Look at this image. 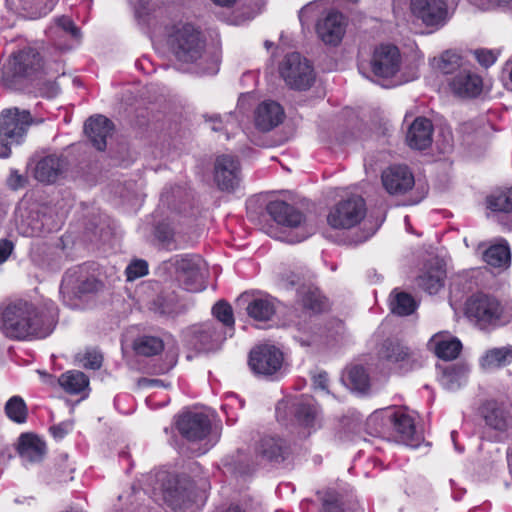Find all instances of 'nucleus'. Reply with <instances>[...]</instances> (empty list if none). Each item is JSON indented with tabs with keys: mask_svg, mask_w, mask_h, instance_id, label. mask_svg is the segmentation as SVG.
<instances>
[{
	"mask_svg": "<svg viewBox=\"0 0 512 512\" xmlns=\"http://www.w3.org/2000/svg\"><path fill=\"white\" fill-rule=\"evenodd\" d=\"M163 500L174 510H185L191 502L190 494L178 487H165L163 489Z\"/></svg>",
	"mask_w": 512,
	"mask_h": 512,
	"instance_id": "43",
	"label": "nucleus"
},
{
	"mask_svg": "<svg viewBox=\"0 0 512 512\" xmlns=\"http://www.w3.org/2000/svg\"><path fill=\"white\" fill-rule=\"evenodd\" d=\"M379 419L390 420V425H392L395 431L400 435L401 441L407 445H414V441L417 439V437L414 419L412 416L403 410L388 408L372 413L369 416V423H373Z\"/></svg>",
	"mask_w": 512,
	"mask_h": 512,
	"instance_id": "12",
	"label": "nucleus"
},
{
	"mask_svg": "<svg viewBox=\"0 0 512 512\" xmlns=\"http://www.w3.org/2000/svg\"><path fill=\"white\" fill-rule=\"evenodd\" d=\"M438 380L441 386L449 391L462 387L468 378L469 368L462 363L438 366Z\"/></svg>",
	"mask_w": 512,
	"mask_h": 512,
	"instance_id": "30",
	"label": "nucleus"
},
{
	"mask_svg": "<svg viewBox=\"0 0 512 512\" xmlns=\"http://www.w3.org/2000/svg\"><path fill=\"white\" fill-rule=\"evenodd\" d=\"M177 428L188 440L197 441L208 435L211 423L208 416L203 413L187 412L179 417Z\"/></svg>",
	"mask_w": 512,
	"mask_h": 512,
	"instance_id": "17",
	"label": "nucleus"
},
{
	"mask_svg": "<svg viewBox=\"0 0 512 512\" xmlns=\"http://www.w3.org/2000/svg\"><path fill=\"white\" fill-rule=\"evenodd\" d=\"M295 416L300 425L314 428L318 422V407L311 397H303L295 404Z\"/></svg>",
	"mask_w": 512,
	"mask_h": 512,
	"instance_id": "37",
	"label": "nucleus"
},
{
	"mask_svg": "<svg viewBox=\"0 0 512 512\" xmlns=\"http://www.w3.org/2000/svg\"><path fill=\"white\" fill-rule=\"evenodd\" d=\"M99 286V282L94 278L85 276L81 268H74L65 273L61 282L60 293L81 297L86 293L96 291Z\"/></svg>",
	"mask_w": 512,
	"mask_h": 512,
	"instance_id": "18",
	"label": "nucleus"
},
{
	"mask_svg": "<svg viewBox=\"0 0 512 512\" xmlns=\"http://www.w3.org/2000/svg\"><path fill=\"white\" fill-rule=\"evenodd\" d=\"M428 345L437 357L444 360L456 358L462 349L460 340L447 332H440L433 335Z\"/></svg>",
	"mask_w": 512,
	"mask_h": 512,
	"instance_id": "31",
	"label": "nucleus"
},
{
	"mask_svg": "<svg viewBox=\"0 0 512 512\" xmlns=\"http://www.w3.org/2000/svg\"><path fill=\"white\" fill-rule=\"evenodd\" d=\"M477 61L484 67H490L495 63L498 52L488 49H479L474 52Z\"/></svg>",
	"mask_w": 512,
	"mask_h": 512,
	"instance_id": "52",
	"label": "nucleus"
},
{
	"mask_svg": "<svg viewBox=\"0 0 512 512\" xmlns=\"http://www.w3.org/2000/svg\"><path fill=\"white\" fill-rule=\"evenodd\" d=\"M246 310L248 315L256 321H267L275 313V304L271 298L259 297L253 299Z\"/></svg>",
	"mask_w": 512,
	"mask_h": 512,
	"instance_id": "41",
	"label": "nucleus"
},
{
	"mask_svg": "<svg viewBox=\"0 0 512 512\" xmlns=\"http://www.w3.org/2000/svg\"><path fill=\"white\" fill-rule=\"evenodd\" d=\"M58 383L65 392L72 395L82 393L87 395L89 389V379L83 372L77 370H70L63 373L59 377Z\"/></svg>",
	"mask_w": 512,
	"mask_h": 512,
	"instance_id": "36",
	"label": "nucleus"
},
{
	"mask_svg": "<svg viewBox=\"0 0 512 512\" xmlns=\"http://www.w3.org/2000/svg\"><path fill=\"white\" fill-rule=\"evenodd\" d=\"M451 148H452V136H451V132L447 131V135L445 136V141H444L443 146L441 147V150L443 152H447Z\"/></svg>",
	"mask_w": 512,
	"mask_h": 512,
	"instance_id": "62",
	"label": "nucleus"
},
{
	"mask_svg": "<svg viewBox=\"0 0 512 512\" xmlns=\"http://www.w3.org/2000/svg\"><path fill=\"white\" fill-rule=\"evenodd\" d=\"M156 236L168 249H172L174 233L167 227L159 226L156 230Z\"/></svg>",
	"mask_w": 512,
	"mask_h": 512,
	"instance_id": "54",
	"label": "nucleus"
},
{
	"mask_svg": "<svg viewBox=\"0 0 512 512\" xmlns=\"http://www.w3.org/2000/svg\"><path fill=\"white\" fill-rule=\"evenodd\" d=\"M134 7L135 17L142 25H150L157 4L153 0H130Z\"/></svg>",
	"mask_w": 512,
	"mask_h": 512,
	"instance_id": "46",
	"label": "nucleus"
},
{
	"mask_svg": "<svg viewBox=\"0 0 512 512\" xmlns=\"http://www.w3.org/2000/svg\"><path fill=\"white\" fill-rule=\"evenodd\" d=\"M446 271L437 259L428 263L417 279V285L430 295L438 293L443 285Z\"/></svg>",
	"mask_w": 512,
	"mask_h": 512,
	"instance_id": "27",
	"label": "nucleus"
},
{
	"mask_svg": "<svg viewBox=\"0 0 512 512\" xmlns=\"http://www.w3.org/2000/svg\"><path fill=\"white\" fill-rule=\"evenodd\" d=\"M174 265L186 290L199 292L205 289V262L199 255L177 256Z\"/></svg>",
	"mask_w": 512,
	"mask_h": 512,
	"instance_id": "10",
	"label": "nucleus"
},
{
	"mask_svg": "<svg viewBox=\"0 0 512 512\" xmlns=\"http://www.w3.org/2000/svg\"><path fill=\"white\" fill-rule=\"evenodd\" d=\"M483 417L487 426L499 432L507 431L512 423V418L507 409L496 402L485 404Z\"/></svg>",
	"mask_w": 512,
	"mask_h": 512,
	"instance_id": "32",
	"label": "nucleus"
},
{
	"mask_svg": "<svg viewBox=\"0 0 512 512\" xmlns=\"http://www.w3.org/2000/svg\"><path fill=\"white\" fill-rule=\"evenodd\" d=\"M512 362V345L487 350L480 358L484 370H494Z\"/></svg>",
	"mask_w": 512,
	"mask_h": 512,
	"instance_id": "38",
	"label": "nucleus"
},
{
	"mask_svg": "<svg viewBox=\"0 0 512 512\" xmlns=\"http://www.w3.org/2000/svg\"><path fill=\"white\" fill-rule=\"evenodd\" d=\"M401 66L402 56L395 45L381 44L373 50L370 69L383 87H394L407 81L399 74Z\"/></svg>",
	"mask_w": 512,
	"mask_h": 512,
	"instance_id": "6",
	"label": "nucleus"
},
{
	"mask_svg": "<svg viewBox=\"0 0 512 512\" xmlns=\"http://www.w3.org/2000/svg\"><path fill=\"white\" fill-rule=\"evenodd\" d=\"M257 453L269 461L279 462L289 454V446L281 438L265 436L257 446Z\"/></svg>",
	"mask_w": 512,
	"mask_h": 512,
	"instance_id": "33",
	"label": "nucleus"
},
{
	"mask_svg": "<svg viewBox=\"0 0 512 512\" xmlns=\"http://www.w3.org/2000/svg\"><path fill=\"white\" fill-rule=\"evenodd\" d=\"M451 91L460 97H475L482 90V80L470 67H463L454 76L447 78Z\"/></svg>",
	"mask_w": 512,
	"mask_h": 512,
	"instance_id": "19",
	"label": "nucleus"
},
{
	"mask_svg": "<svg viewBox=\"0 0 512 512\" xmlns=\"http://www.w3.org/2000/svg\"><path fill=\"white\" fill-rule=\"evenodd\" d=\"M327 375L325 373H321L318 376L314 377V384L316 387L325 390L327 388Z\"/></svg>",
	"mask_w": 512,
	"mask_h": 512,
	"instance_id": "60",
	"label": "nucleus"
},
{
	"mask_svg": "<svg viewBox=\"0 0 512 512\" xmlns=\"http://www.w3.org/2000/svg\"><path fill=\"white\" fill-rule=\"evenodd\" d=\"M484 261L491 267L507 269L511 263V252L508 242L505 239H499L492 244L483 255Z\"/></svg>",
	"mask_w": 512,
	"mask_h": 512,
	"instance_id": "34",
	"label": "nucleus"
},
{
	"mask_svg": "<svg viewBox=\"0 0 512 512\" xmlns=\"http://www.w3.org/2000/svg\"><path fill=\"white\" fill-rule=\"evenodd\" d=\"M267 210L278 224L288 228L299 227L304 222L303 214L284 201L276 200L270 202Z\"/></svg>",
	"mask_w": 512,
	"mask_h": 512,
	"instance_id": "28",
	"label": "nucleus"
},
{
	"mask_svg": "<svg viewBox=\"0 0 512 512\" xmlns=\"http://www.w3.org/2000/svg\"><path fill=\"white\" fill-rule=\"evenodd\" d=\"M365 214L364 199L352 196L340 201L328 214L327 221L333 228L349 229L359 224Z\"/></svg>",
	"mask_w": 512,
	"mask_h": 512,
	"instance_id": "9",
	"label": "nucleus"
},
{
	"mask_svg": "<svg viewBox=\"0 0 512 512\" xmlns=\"http://www.w3.org/2000/svg\"><path fill=\"white\" fill-rule=\"evenodd\" d=\"M13 243L9 240H0V264L4 263L13 251Z\"/></svg>",
	"mask_w": 512,
	"mask_h": 512,
	"instance_id": "58",
	"label": "nucleus"
},
{
	"mask_svg": "<svg viewBox=\"0 0 512 512\" xmlns=\"http://www.w3.org/2000/svg\"><path fill=\"white\" fill-rule=\"evenodd\" d=\"M84 130L93 146L102 151L106 148V141L112 133L113 124L108 118L97 115L87 120Z\"/></svg>",
	"mask_w": 512,
	"mask_h": 512,
	"instance_id": "29",
	"label": "nucleus"
},
{
	"mask_svg": "<svg viewBox=\"0 0 512 512\" xmlns=\"http://www.w3.org/2000/svg\"><path fill=\"white\" fill-rule=\"evenodd\" d=\"M379 356L389 363L396 364L405 362L410 357V352L407 347L403 346L397 340L388 339L382 344L379 350Z\"/></svg>",
	"mask_w": 512,
	"mask_h": 512,
	"instance_id": "40",
	"label": "nucleus"
},
{
	"mask_svg": "<svg viewBox=\"0 0 512 512\" xmlns=\"http://www.w3.org/2000/svg\"><path fill=\"white\" fill-rule=\"evenodd\" d=\"M285 117L283 107L274 100H264L258 104L254 111L255 126L264 132L270 131L280 125Z\"/></svg>",
	"mask_w": 512,
	"mask_h": 512,
	"instance_id": "20",
	"label": "nucleus"
},
{
	"mask_svg": "<svg viewBox=\"0 0 512 512\" xmlns=\"http://www.w3.org/2000/svg\"><path fill=\"white\" fill-rule=\"evenodd\" d=\"M125 273L127 280L133 281L148 273V265L144 260H134L126 267Z\"/></svg>",
	"mask_w": 512,
	"mask_h": 512,
	"instance_id": "49",
	"label": "nucleus"
},
{
	"mask_svg": "<svg viewBox=\"0 0 512 512\" xmlns=\"http://www.w3.org/2000/svg\"><path fill=\"white\" fill-rule=\"evenodd\" d=\"M68 162L61 155H49L41 159L35 168V178L43 183L56 182L67 170Z\"/></svg>",
	"mask_w": 512,
	"mask_h": 512,
	"instance_id": "24",
	"label": "nucleus"
},
{
	"mask_svg": "<svg viewBox=\"0 0 512 512\" xmlns=\"http://www.w3.org/2000/svg\"><path fill=\"white\" fill-rule=\"evenodd\" d=\"M234 120L235 118L232 114L226 115L224 118L217 115L212 116L210 117V128L216 132L224 129L228 133V126H233Z\"/></svg>",
	"mask_w": 512,
	"mask_h": 512,
	"instance_id": "51",
	"label": "nucleus"
},
{
	"mask_svg": "<svg viewBox=\"0 0 512 512\" xmlns=\"http://www.w3.org/2000/svg\"><path fill=\"white\" fill-rule=\"evenodd\" d=\"M25 180L22 175H20L17 171H11L10 176L7 180L9 187L12 189H18L23 186Z\"/></svg>",
	"mask_w": 512,
	"mask_h": 512,
	"instance_id": "59",
	"label": "nucleus"
},
{
	"mask_svg": "<svg viewBox=\"0 0 512 512\" xmlns=\"http://www.w3.org/2000/svg\"><path fill=\"white\" fill-rule=\"evenodd\" d=\"M60 222L61 219L51 226L45 215L40 218L39 212L30 211L24 213L20 208L16 218V228L19 234L25 237H36L41 235L44 231L56 229Z\"/></svg>",
	"mask_w": 512,
	"mask_h": 512,
	"instance_id": "21",
	"label": "nucleus"
},
{
	"mask_svg": "<svg viewBox=\"0 0 512 512\" xmlns=\"http://www.w3.org/2000/svg\"><path fill=\"white\" fill-rule=\"evenodd\" d=\"M56 319L57 308L53 302L38 309L28 302L17 301L2 311L0 329L3 334L13 339L45 338L52 333Z\"/></svg>",
	"mask_w": 512,
	"mask_h": 512,
	"instance_id": "2",
	"label": "nucleus"
},
{
	"mask_svg": "<svg viewBox=\"0 0 512 512\" xmlns=\"http://www.w3.org/2000/svg\"><path fill=\"white\" fill-rule=\"evenodd\" d=\"M73 424L71 422H62L50 428L53 437L57 440L64 438L70 431H72Z\"/></svg>",
	"mask_w": 512,
	"mask_h": 512,
	"instance_id": "56",
	"label": "nucleus"
},
{
	"mask_svg": "<svg viewBox=\"0 0 512 512\" xmlns=\"http://www.w3.org/2000/svg\"><path fill=\"white\" fill-rule=\"evenodd\" d=\"M46 34L50 41L61 50L71 49L81 39L79 28L67 16L54 18L47 28Z\"/></svg>",
	"mask_w": 512,
	"mask_h": 512,
	"instance_id": "13",
	"label": "nucleus"
},
{
	"mask_svg": "<svg viewBox=\"0 0 512 512\" xmlns=\"http://www.w3.org/2000/svg\"><path fill=\"white\" fill-rule=\"evenodd\" d=\"M322 512H342L339 500L334 495H328L323 499Z\"/></svg>",
	"mask_w": 512,
	"mask_h": 512,
	"instance_id": "55",
	"label": "nucleus"
},
{
	"mask_svg": "<svg viewBox=\"0 0 512 512\" xmlns=\"http://www.w3.org/2000/svg\"><path fill=\"white\" fill-rule=\"evenodd\" d=\"M164 348L163 341L155 336H141L134 341L133 349L139 355L153 356Z\"/></svg>",
	"mask_w": 512,
	"mask_h": 512,
	"instance_id": "44",
	"label": "nucleus"
},
{
	"mask_svg": "<svg viewBox=\"0 0 512 512\" xmlns=\"http://www.w3.org/2000/svg\"><path fill=\"white\" fill-rule=\"evenodd\" d=\"M390 424V420H376L373 423H369V418L367 419V428L369 429V433L374 436L383 437L385 435V426Z\"/></svg>",
	"mask_w": 512,
	"mask_h": 512,
	"instance_id": "53",
	"label": "nucleus"
},
{
	"mask_svg": "<svg viewBox=\"0 0 512 512\" xmlns=\"http://www.w3.org/2000/svg\"><path fill=\"white\" fill-rule=\"evenodd\" d=\"M433 125L425 117H417L409 126L406 141L409 147L423 150L432 143Z\"/></svg>",
	"mask_w": 512,
	"mask_h": 512,
	"instance_id": "26",
	"label": "nucleus"
},
{
	"mask_svg": "<svg viewBox=\"0 0 512 512\" xmlns=\"http://www.w3.org/2000/svg\"><path fill=\"white\" fill-rule=\"evenodd\" d=\"M32 123L29 111L9 108L0 114V158L11 154V147L19 145L25 138Z\"/></svg>",
	"mask_w": 512,
	"mask_h": 512,
	"instance_id": "7",
	"label": "nucleus"
},
{
	"mask_svg": "<svg viewBox=\"0 0 512 512\" xmlns=\"http://www.w3.org/2000/svg\"><path fill=\"white\" fill-rule=\"evenodd\" d=\"M102 360V355L96 350H87L80 358L83 367L94 370L101 367Z\"/></svg>",
	"mask_w": 512,
	"mask_h": 512,
	"instance_id": "50",
	"label": "nucleus"
},
{
	"mask_svg": "<svg viewBox=\"0 0 512 512\" xmlns=\"http://www.w3.org/2000/svg\"><path fill=\"white\" fill-rule=\"evenodd\" d=\"M283 353L273 345H261L251 350L249 367L256 375L272 376L283 367Z\"/></svg>",
	"mask_w": 512,
	"mask_h": 512,
	"instance_id": "11",
	"label": "nucleus"
},
{
	"mask_svg": "<svg viewBox=\"0 0 512 512\" xmlns=\"http://www.w3.org/2000/svg\"><path fill=\"white\" fill-rule=\"evenodd\" d=\"M142 383L145 386H164L163 381L159 379H143Z\"/></svg>",
	"mask_w": 512,
	"mask_h": 512,
	"instance_id": "63",
	"label": "nucleus"
},
{
	"mask_svg": "<svg viewBox=\"0 0 512 512\" xmlns=\"http://www.w3.org/2000/svg\"><path fill=\"white\" fill-rule=\"evenodd\" d=\"M187 337L195 349L208 351L222 342L227 337V333L219 330L215 323L207 322L192 326L187 332Z\"/></svg>",
	"mask_w": 512,
	"mask_h": 512,
	"instance_id": "15",
	"label": "nucleus"
},
{
	"mask_svg": "<svg viewBox=\"0 0 512 512\" xmlns=\"http://www.w3.org/2000/svg\"><path fill=\"white\" fill-rule=\"evenodd\" d=\"M58 92H59L58 86L55 83H49L48 90L46 92H44L43 94L48 98H52V97L56 96L58 94Z\"/></svg>",
	"mask_w": 512,
	"mask_h": 512,
	"instance_id": "61",
	"label": "nucleus"
},
{
	"mask_svg": "<svg viewBox=\"0 0 512 512\" xmlns=\"http://www.w3.org/2000/svg\"><path fill=\"white\" fill-rule=\"evenodd\" d=\"M310 234L311 232L305 230V232L301 233V235L297 236L295 239H291L290 242H300L306 239Z\"/></svg>",
	"mask_w": 512,
	"mask_h": 512,
	"instance_id": "64",
	"label": "nucleus"
},
{
	"mask_svg": "<svg viewBox=\"0 0 512 512\" xmlns=\"http://www.w3.org/2000/svg\"><path fill=\"white\" fill-rule=\"evenodd\" d=\"M391 310L399 316H408L417 309L416 300L406 292L393 291L391 294Z\"/></svg>",
	"mask_w": 512,
	"mask_h": 512,
	"instance_id": "42",
	"label": "nucleus"
},
{
	"mask_svg": "<svg viewBox=\"0 0 512 512\" xmlns=\"http://www.w3.org/2000/svg\"><path fill=\"white\" fill-rule=\"evenodd\" d=\"M214 181L222 191H233L241 181L239 162L230 155H221L216 159Z\"/></svg>",
	"mask_w": 512,
	"mask_h": 512,
	"instance_id": "16",
	"label": "nucleus"
},
{
	"mask_svg": "<svg viewBox=\"0 0 512 512\" xmlns=\"http://www.w3.org/2000/svg\"><path fill=\"white\" fill-rule=\"evenodd\" d=\"M213 315L227 328V336H232L234 317L231 306L224 302H217L212 308Z\"/></svg>",
	"mask_w": 512,
	"mask_h": 512,
	"instance_id": "48",
	"label": "nucleus"
},
{
	"mask_svg": "<svg viewBox=\"0 0 512 512\" xmlns=\"http://www.w3.org/2000/svg\"><path fill=\"white\" fill-rule=\"evenodd\" d=\"M165 35L177 69L200 75H214L218 72L217 60L206 55L205 38L193 24L175 23L166 28Z\"/></svg>",
	"mask_w": 512,
	"mask_h": 512,
	"instance_id": "1",
	"label": "nucleus"
},
{
	"mask_svg": "<svg viewBox=\"0 0 512 512\" xmlns=\"http://www.w3.org/2000/svg\"><path fill=\"white\" fill-rule=\"evenodd\" d=\"M283 286L287 289L298 286L297 295L299 300L304 308L313 313L321 312L326 307V300L318 290L301 285L300 277L293 273L283 280Z\"/></svg>",
	"mask_w": 512,
	"mask_h": 512,
	"instance_id": "22",
	"label": "nucleus"
},
{
	"mask_svg": "<svg viewBox=\"0 0 512 512\" xmlns=\"http://www.w3.org/2000/svg\"><path fill=\"white\" fill-rule=\"evenodd\" d=\"M40 57L33 50L14 53L10 58L6 70L13 78L28 77L40 68Z\"/></svg>",
	"mask_w": 512,
	"mask_h": 512,
	"instance_id": "23",
	"label": "nucleus"
},
{
	"mask_svg": "<svg viewBox=\"0 0 512 512\" xmlns=\"http://www.w3.org/2000/svg\"><path fill=\"white\" fill-rule=\"evenodd\" d=\"M432 65L435 69L449 77L454 76L463 67H469L458 54L450 51H446L439 57L434 58Z\"/></svg>",
	"mask_w": 512,
	"mask_h": 512,
	"instance_id": "39",
	"label": "nucleus"
},
{
	"mask_svg": "<svg viewBox=\"0 0 512 512\" xmlns=\"http://www.w3.org/2000/svg\"><path fill=\"white\" fill-rule=\"evenodd\" d=\"M466 315L479 329L491 330L512 321V306L494 295L476 293L467 300Z\"/></svg>",
	"mask_w": 512,
	"mask_h": 512,
	"instance_id": "4",
	"label": "nucleus"
},
{
	"mask_svg": "<svg viewBox=\"0 0 512 512\" xmlns=\"http://www.w3.org/2000/svg\"><path fill=\"white\" fill-rule=\"evenodd\" d=\"M5 414L17 424L25 423L28 410L24 400L20 396H12L5 404Z\"/></svg>",
	"mask_w": 512,
	"mask_h": 512,
	"instance_id": "45",
	"label": "nucleus"
},
{
	"mask_svg": "<svg viewBox=\"0 0 512 512\" xmlns=\"http://www.w3.org/2000/svg\"><path fill=\"white\" fill-rule=\"evenodd\" d=\"M408 0H392L393 12L398 16ZM457 0H409V12L414 21L425 27L440 29L451 17Z\"/></svg>",
	"mask_w": 512,
	"mask_h": 512,
	"instance_id": "5",
	"label": "nucleus"
},
{
	"mask_svg": "<svg viewBox=\"0 0 512 512\" xmlns=\"http://www.w3.org/2000/svg\"><path fill=\"white\" fill-rule=\"evenodd\" d=\"M381 182L392 196L404 195L415 185L413 173L406 165H392L383 170Z\"/></svg>",
	"mask_w": 512,
	"mask_h": 512,
	"instance_id": "14",
	"label": "nucleus"
},
{
	"mask_svg": "<svg viewBox=\"0 0 512 512\" xmlns=\"http://www.w3.org/2000/svg\"><path fill=\"white\" fill-rule=\"evenodd\" d=\"M487 209L500 216L501 223L512 230V187L491 193L486 199Z\"/></svg>",
	"mask_w": 512,
	"mask_h": 512,
	"instance_id": "25",
	"label": "nucleus"
},
{
	"mask_svg": "<svg viewBox=\"0 0 512 512\" xmlns=\"http://www.w3.org/2000/svg\"><path fill=\"white\" fill-rule=\"evenodd\" d=\"M280 75L289 87L297 90H307L315 81L313 67L296 52L284 58L280 65Z\"/></svg>",
	"mask_w": 512,
	"mask_h": 512,
	"instance_id": "8",
	"label": "nucleus"
},
{
	"mask_svg": "<svg viewBox=\"0 0 512 512\" xmlns=\"http://www.w3.org/2000/svg\"><path fill=\"white\" fill-rule=\"evenodd\" d=\"M347 383L352 389L365 392L369 387V378L365 369L361 366H354L347 372Z\"/></svg>",
	"mask_w": 512,
	"mask_h": 512,
	"instance_id": "47",
	"label": "nucleus"
},
{
	"mask_svg": "<svg viewBox=\"0 0 512 512\" xmlns=\"http://www.w3.org/2000/svg\"><path fill=\"white\" fill-rule=\"evenodd\" d=\"M46 451L45 443L37 436L24 434L20 437L19 453L28 462L40 461Z\"/></svg>",
	"mask_w": 512,
	"mask_h": 512,
	"instance_id": "35",
	"label": "nucleus"
},
{
	"mask_svg": "<svg viewBox=\"0 0 512 512\" xmlns=\"http://www.w3.org/2000/svg\"><path fill=\"white\" fill-rule=\"evenodd\" d=\"M472 5L479 9H489L494 6L509 4L512 0H468Z\"/></svg>",
	"mask_w": 512,
	"mask_h": 512,
	"instance_id": "57",
	"label": "nucleus"
},
{
	"mask_svg": "<svg viewBox=\"0 0 512 512\" xmlns=\"http://www.w3.org/2000/svg\"><path fill=\"white\" fill-rule=\"evenodd\" d=\"M339 0H315L305 5L299 11L302 25L308 23L314 16L322 15L316 23L318 37L327 45H338L346 32V17L335 10L333 6Z\"/></svg>",
	"mask_w": 512,
	"mask_h": 512,
	"instance_id": "3",
	"label": "nucleus"
}]
</instances>
